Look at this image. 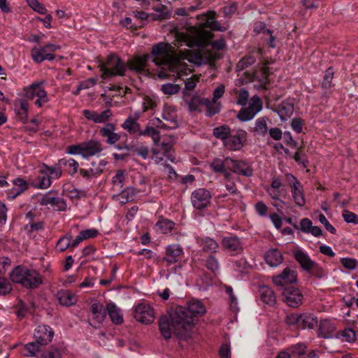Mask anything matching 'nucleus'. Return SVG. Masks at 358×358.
I'll list each match as a JSON object with an SVG mask.
<instances>
[{"label": "nucleus", "instance_id": "1", "mask_svg": "<svg viewBox=\"0 0 358 358\" xmlns=\"http://www.w3.org/2000/svg\"><path fill=\"white\" fill-rule=\"evenodd\" d=\"M206 308L199 300H192L187 307L178 306L171 313L174 332L180 338H185L194 325L195 318L203 315Z\"/></svg>", "mask_w": 358, "mask_h": 358}, {"label": "nucleus", "instance_id": "2", "mask_svg": "<svg viewBox=\"0 0 358 358\" xmlns=\"http://www.w3.org/2000/svg\"><path fill=\"white\" fill-rule=\"evenodd\" d=\"M152 62L157 66H164L157 73V76L161 79H166L170 77L167 70L171 72H177V77L180 78V73L178 72L180 62L176 57L172 46L167 43L160 42L155 44L152 48Z\"/></svg>", "mask_w": 358, "mask_h": 358}, {"label": "nucleus", "instance_id": "3", "mask_svg": "<svg viewBox=\"0 0 358 358\" xmlns=\"http://www.w3.org/2000/svg\"><path fill=\"white\" fill-rule=\"evenodd\" d=\"M215 13L210 11L207 14L198 15V19L201 20L199 29L194 36V42L198 47H204L212 37V34L206 29L212 31H223L226 28L220 25L215 18Z\"/></svg>", "mask_w": 358, "mask_h": 358}, {"label": "nucleus", "instance_id": "4", "mask_svg": "<svg viewBox=\"0 0 358 358\" xmlns=\"http://www.w3.org/2000/svg\"><path fill=\"white\" fill-rule=\"evenodd\" d=\"M34 336L36 341L28 343L23 348L22 353L24 357H38V353L41 352L40 345H45L50 343L54 331L48 325H39L35 329Z\"/></svg>", "mask_w": 358, "mask_h": 358}, {"label": "nucleus", "instance_id": "5", "mask_svg": "<svg viewBox=\"0 0 358 358\" xmlns=\"http://www.w3.org/2000/svg\"><path fill=\"white\" fill-rule=\"evenodd\" d=\"M10 278L13 282L20 283L27 289H36L43 282L38 272L22 266L15 267L10 273Z\"/></svg>", "mask_w": 358, "mask_h": 358}, {"label": "nucleus", "instance_id": "6", "mask_svg": "<svg viewBox=\"0 0 358 358\" xmlns=\"http://www.w3.org/2000/svg\"><path fill=\"white\" fill-rule=\"evenodd\" d=\"M99 67L102 71L101 78L106 79L111 76H123L127 69V66L122 59L115 54L109 55L106 61H100Z\"/></svg>", "mask_w": 358, "mask_h": 358}, {"label": "nucleus", "instance_id": "7", "mask_svg": "<svg viewBox=\"0 0 358 358\" xmlns=\"http://www.w3.org/2000/svg\"><path fill=\"white\" fill-rule=\"evenodd\" d=\"M43 82H34L29 87L24 88V96L27 100H34V104L41 108L49 101L47 92L43 86Z\"/></svg>", "mask_w": 358, "mask_h": 358}, {"label": "nucleus", "instance_id": "8", "mask_svg": "<svg viewBox=\"0 0 358 358\" xmlns=\"http://www.w3.org/2000/svg\"><path fill=\"white\" fill-rule=\"evenodd\" d=\"M184 101L188 106L190 111H195L199 110L200 106H206V115L208 117H212L219 113V108L217 106H212L210 101L207 99H201L199 96L191 95L186 94L184 95Z\"/></svg>", "mask_w": 358, "mask_h": 358}, {"label": "nucleus", "instance_id": "9", "mask_svg": "<svg viewBox=\"0 0 358 358\" xmlns=\"http://www.w3.org/2000/svg\"><path fill=\"white\" fill-rule=\"evenodd\" d=\"M59 48V45L53 43H48L40 48L34 47L31 49V56L36 63H41L44 60L52 61L55 59L53 52Z\"/></svg>", "mask_w": 358, "mask_h": 358}, {"label": "nucleus", "instance_id": "10", "mask_svg": "<svg viewBox=\"0 0 358 358\" xmlns=\"http://www.w3.org/2000/svg\"><path fill=\"white\" fill-rule=\"evenodd\" d=\"M262 109V102L260 98L255 95L252 96L251 102L248 107L242 108L239 110L237 118L241 122L251 120Z\"/></svg>", "mask_w": 358, "mask_h": 358}, {"label": "nucleus", "instance_id": "11", "mask_svg": "<svg viewBox=\"0 0 358 358\" xmlns=\"http://www.w3.org/2000/svg\"><path fill=\"white\" fill-rule=\"evenodd\" d=\"M221 245L222 249L231 256L241 254L243 251V243L241 239L234 234L223 236Z\"/></svg>", "mask_w": 358, "mask_h": 358}, {"label": "nucleus", "instance_id": "12", "mask_svg": "<svg viewBox=\"0 0 358 358\" xmlns=\"http://www.w3.org/2000/svg\"><path fill=\"white\" fill-rule=\"evenodd\" d=\"M211 198V194L208 189L199 188L192 192L191 201L194 208L203 210L209 206Z\"/></svg>", "mask_w": 358, "mask_h": 358}, {"label": "nucleus", "instance_id": "13", "mask_svg": "<svg viewBox=\"0 0 358 358\" xmlns=\"http://www.w3.org/2000/svg\"><path fill=\"white\" fill-rule=\"evenodd\" d=\"M283 301L290 307L297 308L301 305L303 294L300 290L293 286H287L280 290Z\"/></svg>", "mask_w": 358, "mask_h": 358}, {"label": "nucleus", "instance_id": "14", "mask_svg": "<svg viewBox=\"0 0 358 358\" xmlns=\"http://www.w3.org/2000/svg\"><path fill=\"white\" fill-rule=\"evenodd\" d=\"M296 280V272L289 267L285 268L280 274L273 277V282L280 291L287 287V285L294 283Z\"/></svg>", "mask_w": 358, "mask_h": 358}, {"label": "nucleus", "instance_id": "15", "mask_svg": "<svg viewBox=\"0 0 358 358\" xmlns=\"http://www.w3.org/2000/svg\"><path fill=\"white\" fill-rule=\"evenodd\" d=\"M287 179H292L293 182H290V188L292 197L299 207H303L306 205V199L303 192V188L301 183L292 174H287Z\"/></svg>", "mask_w": 358, "mask_h": 358}, {"label": "nucleus", "instance_id": "16", "mask_svg": "<svg viewBox=\"0 0 358 358\" xmlns=\"http://www.w3.org/2000/svg\"><path fill=\"white\" fill-rule=\"evenodd\" d=\"M134 317L142 323L151 324L155 320L154 309L148 303H139L135 308Z\"/></svg>", "mask_w": 358, "mask_h": 358}, {"label": "nucleus", "instance_id": "17", "mask_svg": "<svg viewBox=\"0 0 358 358\" xmlns=\"http://www.w3.org/2000/svg\"><path fill=\"white\" fill-rule=\"evenodd\" d=\"M154 144L156 148L152 150V152L157 163L163 161V157L159 156L160 154H162L164 157L173 162V158L171 157L170 154L173 149V143L171 141L164 140L162 142L159 141L158 143Z\"/></svg>", "mask_w": 358, "mask_h": 358}, {"label": "nucleus", "instance_id": "18", "mask_svg": "<svg viewBox=\"0 0 358 358\" xmlns=\"http://www.w3.org/2000/svg\"><path fill=\"white\" fill-rule=\"evenodd\" d=\"M227 164H228V169L233 173L246 177L252 176V169L244 161L234 160L230 157H227Z\"/></svg>", "mask_w": 358, "mask_h": 358}, {"label": "nucleus", "instance_id": "19", "mask_svg": "<svg viewBox=\"0 0 358 358\" xmlns=\"http://www.w3.org/2000/svg\"><path fill=\"white\" fill-rule=\"evenodd\" d=\"M41 206L50 205L54 210L65 211L67 208L66 201L61 197L51 196V192L44 194L39 201Z\"/></svg>", "mask_w": 358, "mask_h": 358}, {"label": "nucleus", "instance_id": "20", "mask_svg": "<svg viewBox=\"0 0 358 358\" xmlns=\"http://www.w3.org/2000/svg\"><path fill=\"white\" fill-rule=\"evenodd\" d=\"M247 133L244 130H238L235 135H229L224 142L225 146L231 150H240L245 141Z\"/></svg>", "mask_w": 358, "mask_h": 358}, {"label": "nucleus", "instance_id": "21", "mask_svg": "<svg viewBox=\"0 0 358 358\" xmlns=\"http://www.w3.org/2000/svg\"><path fill=\"white\" fill-rule=\"evenodd\" d=\"M183 250L179 244H173L168 245L166 248V255L162 258V261L166 262L168 265L177 263L182 255Z\"/></svg>", "mask_w": 358, "mask_h": 358}, {"label": "nucleus", "instance_id": "22", "mask_svg": "<svg viewBox=\"0 0 358 358\" xmlns=\"http://www.w3.org/2000/svg\"><path fill=\"white\" fill-rule=\"evenodd\" d=\"M115 125L112 123H107L99 129V134L106 138V143L114 145L120 141V135L115 132Z\"/></svg>", "mask_w": 358, "mask_h": 358}, {"label": "nucleus", "instance_id": "23", "mask_svg": "<svg viewBox=\"0 0 358 358\" xmlns=\"http://www.w3.org/2000/svg\"><path fill=\"white\" fill-rule=\"evenodd\" d=\"M171 320V318L170 317ZM159 329L163 336L166 340L169 339L171 337L172 332L176 335L180 339H187L189 336V334L185 338H180L178 336L173 330L172 322H169V318L166 316H162L159 320Z\"/></svg>", "mask_w": 358, "mask_h": 358}, {"label": "nucleus", "instance_id": "24", "mask_svg": "<svg viewBox=\"0 0 358 358\" xmlns=\"http://www.w3.org/2000/svg\"><path fill=\"white\" fill-rule=\"evenodd\" d=\"M103 150L101 143L98 141L90 140L83 142V157L87 158L96 155Z\"/></svg>", "mask_w": 358, "mask_h": 358}, {"label": "nucleus", "instance_id": "25", "mask_svg": "<svg viewBox=\"0 0 358 358\" xmlns=\"http://www.w3.org/2000/svg\"><path fill=\"white\" fill-rule=\"evenodd\" d=\"M91 312L93 315L92 320L94 324L90 323L96 327V324H99L106 318V308L104 309L102 304L100 303H94L91 306Z\"/></svg>", "mask_w": 358, "mask_h": 358}, {"label": "nucleus", "instance_id": "26", "mask_svg": "<svg viewBox=\"0 0 358 358\" xmlns=\"http://www.w3.org/2000/svg\"><path fill=\"white\" fill-rule=\"evenodd\" d=\"M293 255L296 261L300 264L304 271L310 270V266L314 265V262L309 255L302 250L296 249L293 251Z\"/></svg>", "mask_w": 358, "mask_h": 358}, {"label": "nucleus", "instance_id": "27", "mask_svg": "<svg viewBox=\"0 0 358 358\" xmlns=\"http://www.w3.org/2000/svg\"><path fill=\"white\" fill-rule=\"evenodd\" d=\"M56 298L63 306H71L76 303V296L67 289L59 290L56 294Z\"/></svg>", "mask_w": 358, "mask_h": 358}, {"label": "nucleus", "instance_id": "28", "mask_svg": "<svg viewBox=\"0 0 358 358\" xmlns=\"http://www.w3.org/2000/svg\"><path fill=\"white\" fill-rule=\"evenodd\" d=\"M275 110L279 115L280 119L282 120H285L293 114L294 103L290 100L283 101L277 106Z\"/></svg>", "mask_w": 358, "mask_h": 358}, {"label": "nucleus", "instance_id": "29", "mask_svg": "<svg viewBox=\"0 0 358 358\" xmlns=\"http://www.w3.org/2000/svg\"><path fill=\"white\" fill-rule=\"evenodd\" d=\"M148 59V55H144L140 57H135L134 59L130 60L129 62V69L131 70H134L138 73L145 74V67L146 66L147 62Z\"/></svg>", "mask_w": 358, "mask_h": 358}, {"label": "nucleus", "instance_id": "30", "mask_svg": "<svg viewBox=\"0 0 358 358\" xmlns=\"http://www.w3.org/2000/svg\"><path fill=\"white\" fill-rule=\"evenodd\" d=\"M14 187L8 193V197L15 199L29 187L28 183L22 178H17L13 180Z\"/></svg>", "mask_w": 358, "mask_h": 358}, {"label": "nucleus", "instance_id": "31", "mask_svg": "<svg viewBox=\"0 0 358 358\" xmlns=\"http://www.w3.org/2000/svg\"><path fill=\"white\" fill-rule=\"evenodd\" d=\"M265 260L269 266L275 267L282 262L283 257L277 249H271L266 252Z\"/></svg>", "mask_w": 358, "mask_h": 358}, {"label": "nucleus", "instance_id": "32", "mask_svg": "<svg viewBox=\"0 0 358 358\" xmlns=\"http://www.w3.org/2000/svg\"><path fill=\"white\" fill-rule=\"evenodd\" d=\"M199 245L202 250L208 253L217 252L219 248L218 243L213 238L206 236L199 240Z\"/></svg>", "mask_w": 358, "mask_h": 358}, {"label": "nucleus", "instance_id": "33", "mask_svg": "<svg viewBox=\"0 0 358 358\" xmlns=\"http://www.w3.org/2000/svg\"><path fill=\"white\" fill-rule=\"evenodd\" d=\"M58 165L62 166L69 175L73 176L78 172L79 164L72 158H63L58 161Z\"/></svg>", "mask_w": 358, "mask_h": 358}, {"label": "nucleus", "instance_id": "34", "mask_svg": "<svg viewBox=\"0 0 358 358\" xmlns=\"http://www.w3.org/2000/svg\"><path fill=\"white\" fill-rule=\"evenodd\" d=\"M51 184V177L47 173H43L42 169L39 171V175L31 182V185L38 189H47Z\"/></svg>", "mask_w": 358, "mask_h": 358}, {"label": "nucleus", "instance_id": "35", "mask_svg": "<svg viewBox=\"0 0 358 358\" xmlns=\"http://www.w3.org/2000/svg\"><path fill=\"white\" fill-rule=\"evenodd\" d=\"M108 314L111 321L120 324L123 322V317L120 308L113 303H109L106 306V314Z\"/></svg>", "mask_w": 358, "mask_h": 358}, {"label": "nucleus", "instance_id": "36", "mask_svg": "<svg viewBox=\"0 0 358 358\" xmlns=\"http://www.w3.org/2000/svg\"><path fill=\"white\" fill-rule=\"evenodd\" d=\"M210 167L216 173H222L224 178H229L230 173L227 164V158L224 160L216 158L210 164Z\"/></svg>", "mask_w": 358, "mask_h": 358}, {"label": "nucleus", "instance_id": "37", "mask_svg": "<svg viewBox=\"0 0 358 358\" xmlns=\"http://www.w3.org/2000/svg\"><path fill=\"white\" fill-rule=\"evenodd\" d=\"M259 292L261 299L264 303L269 306H273L275 303L276 298L271 288L267 286H262L259 288Z\"/></svg>", "mask_w": 358, "mask_h": 358}, {"label": "nucleus", "instance_id": "38", "mask_svg": "<svg viewBox=\"0 0 358 358\" xmlns=\"http://www.w3.org/2000/svg\"><path fill=\"white\" fill-rule=\"evenodd\" d=\"M138 116L136 117H128L122 123V127L128 131L130 134H134L140 132V124L138 123Z\"/></svg>", "mask_w": 358, "mask_h": 358}, {"label": "nucleus", "instance_id": "39", "mask_svg": "<svg viewBox=\"0 0 358 358\" xmlns=\"http://www.w3.org/2000/svg\"><path fill=\"white\" fill-rule=\"evenodd\" d=\"M267 120L268 119L265 117L257 119L255 127L251 129V131L254 132L256 135L265 136L268 133Z\"/></svg>", "mask_w": 358, "mask_h": 358}, {"label": "nucleus", "instance_id": "40", "mask_svg": "<svg viewBox=\"0 0 358 358\" xmlns=\"http://www.w3.org/2000/svg\"><path fill=\"white\" fill-rule=\"evenodd\" d=\"M300 328L301 329H313L317 325L318 321L317 317L311 313L301 314Z\"/></svg>", "mask_w": 358, "mask_h": 358}, {"label": "nucleus", "instance_id": "41", "mask_svg": "<svg viewBox=\"0 0 358 358\" xmlns=\"http://www.w3.org/2000/svg\"><path fill=\"white\" fill-rule=\"evenodd\" d=\"M333 327L327 320H321L319 324L317 334L319 337L329 338L331 337Z\"/></svg>", "mask_w": 358, "mask_h": 358}, {"label": "nucleus", "instance_id": "42", "mask_svg": "<svg viewBox=\"0 0 358 358\" xmlns=\"http://www.w3.org/2000/svg\"><path fill=\"white\" fill-rule=\"evenodd\" d=\"M42 172L44 173H47L51 178L57 179L62 175V168L58 165V162L55 166H48L43 164Z\"/></svg>", "mask_w": 358, "mask_h": 358}, {"label": "nucleus", "instance_id": "43", "mask_svg": "<svg viewBox=\"0 0 358 358\" xmlns=\"http://www.w3.org/2000/svg\"><path fill=\"white\" fill-rule=\"evenodd\" d=\"M162 117L166 122V126H164V129H174L178 127L176 115H172L171 113L164 112L162 115Z\"/></svg>", "mask_w": 358, "mask_h": 358}, {"label": "nucleus", "instance_id": "44", "mask_svg": "<svg viewBox=\"0 0 358 358\" xmlns=\"http://www.w3.org/2000/svg\"><path fill=\"white\" fill-rule=\"evenodd\" d=\"M139 135L150 136L154 143H158L160 140L159 131L153 127L147 126L144 130H140Z\"/></svg>", "mask_w": 358, "mask_h": 358}, {"label": "nucleus", "instance_id": "45", "mask_svg": "<svg viewBox=\"0 0 358 358\" xmlns=\"http://www.w3.org/2000/svg\"><path fill=\"white\" fill-rule=\"evenodd\" d=\"M134 195V189L128 187L121 192V193L118 195V199L122 204H125L133 200Z\"/></svg>", "mask_w": 358, "mask_h": 358}, {"label": "nucleus", "instance_id": "46", "mask_svg": "<svg viewBox=\"0 0 358 358\" xmlns=\"http://www.w3.org/2000/svg\"><path fill=\"white\" fill-rule=\"evenodd\" d=\"M62 352L59 348L50 346L43 351L40 358H62Z\"/></svg>", "mask_w": 358, "mask_h": 358}, {"label": "nucleus", "instance_id": "47", "mask_svg": "<svg viewBox=\"0 0 358 358\" xmlns=\"http://www.w3.org/2000/svg\"><path fill=\"white\" fill-rule=\"evenodd\" d=\"M224 179H225L224 185H225L226 189L228 190V192L231 194L239 195L240 197H241V196L240 195L241 193L238 191V189L236 187V185L235 183V181L234 180L232 173H230V176L229 178H224Z\"/></svg>", "mask_w": 358, "mask_h": 358}, {"label": "nucleus", "instance_id": "48", "mask_svg": "<svg viewBox=\"0 0 358 358\" xmlns=\"http://www.w3.org/2000/svg\"><path fill=\"white\" fill-rule=\"evenodd\" d=\"M231 131L229 127L223 125L221 127H216L213 129V135L220 139H222L224 142L230 134Z\"/></svg>", "mask_w": 358, "mask_h": 358}, {"label": "nucleus", "instance_id": "49", "mask_svg": "<svg viewBox=\"0 0 358 358\" xmlns=\"http://www.w3.org/2000/svg\"><path fill=\"white\" fill-rule=\"evenodd\" d=\"M72 236L71 235H65L61 237L57 243V248L60 252L65 251L67 248H71V241Z\"/></svg>", "mask_w": 358, "mask_h": 358}, {"label": "nucleus", "instance_id": "50", "mask_svg": "<svg viewBox=\"0 0 358 358\" xmlns=\"http://www.w3.org/2000/svg\"><path fill=\"white\" fill-rule=\"evenodd\" d=\"M174 222L169 220H162L157 222V226L162 234L171 232L174 227Z\"/></svg>", "mask_w": 358, "mask_h": 358}, {"label": "nucleus", "instance_id": "51", "mask_svg": "<svg viewBox=\"0 0 358 358\" xmlns=\"http://www.w3.org/2000/svg\"><path fill=\"white\" fill-rule=\"evenodd\" d=\"M180 90V86L179 85L173 84V83H166L164 84L161 86V90L164 94L167 95H173L177 93Z\"/></svg>", "mask_w": 358, "mask_h": 358}, {"label": "nucleus", "instance_id": "52", "mask_svg": "<svg viewBox=\"0 0 358 358\" xmlns=\"http://www.w3.org/2000/svg\"><path fill=\"white\" fill-rule=\"evenodd\" d=\"M206 267L213 273L217 272L220 268L218 259L213 255H209L206 260Z\"/></svg>", "mask_w": 358, "mask_h": 358}, {"label": "nucleus", "instance_id": "53", "mask_svg": "<svg viewBox=\"0 0 358 358\" xmlns=\"http://www.w3.org/2000/svg\"><path fill=\"white\" fill-rule=\"evenodd\" d=\"M307 271L317 278H322L327 275V272L315 262L314 265L311 266L310 270Z\"/></svg>", "mask_w": 358, "mask_h": 358}, {"label": "nucleus", "instance_id": "54", "mask_svg": "<svg viewBox=\"0 0 358 358\" xmlns=\"http://www.w3.org/2000/svg\"><path fill=\"white\" fill-rule=\"evenodd\" d=\"M255 62V59L252 56H247L241 59L237 64V69L238 71L243 70L248 66L252 65Z\"/></svg>", "mask_w": 358, "mask_h": 358}, {"label": "nucleus", "instance_id": "55", "mask_svg": "<svg viewBox=\"0 0 358 358\" xmlns=\"http://www.w3.org/2000/svg\"><path fill=\"white\" fill-rule=\"evenodd\" d=\"M124 173L122 171H118L115 176L113 178V183L115 187L121 189L124 185Z\"/></svg>", "mask_w": 358, "mask_h": 358}, {"label": "nucleus", "instance_id": "56", "mask_svg": "<svg viewBox=\"0 0 358 358\" xmlns=\"http://www.w3.org/2000/svg\"><path fill=\"white\" fill-rule=\"evenodd\" d=\"M343 217L344 220L348 223H352L355 224H358V216L348 210H344L342 213Z\"/></svg>", "mask_w": 358, "mask_h": 358}, {"label": "nucleus", "instance_id": "57", "mask_svg": "<svg viewBox=\"0 0 358 358\" xmlns=\"http://www.w3.org/2000/svg\"><path fill=\"white\" fill-rule=\"evenodd\" d=\"M101 173V169H94L90 168L89 169H80V174L86 179H90L92 177L97 176Z\"/></svg>", "mask_w": 358, "mask_h": 358}, {"label": "nucleus", "instance_id": "58", "mask_svg": "<svg viewBox=\"0 0 358 358\" xmlns=\"http://www.w3.org/2000/svg\"><path fill=\"white\" fill-rule=\"evenodd\" d=\"M334 76V71L331 68L327 69L325 72V75L323 78L322 86L324 88H329L331 87V80Z\"/></svg>", "mask_w": 358, "mask_h": 358}, {"label": "nucleus", "instance_id": "59", "mask_svg": "<svg viewBox=\"0 0 358 358\" xmlns=\"http://www.w3.org/2000/svg\"><path fill=\"white\" fill-rule=\"evenodd\" d=\"M342 265L350 270H354L358 266V263L355 259L344 257L341 259Z\"/></svg>", "mask_w": 358, "mask_h": 358}, {"label": "nucleus", "instance_id": "60", "mask_svg": "<svg viewBox=\"0 0 358 358\" xmlns=\"http://www.w3.org/2000/svg\"><path fill=\"white\" fill-rule=\"evenodd\" d=\"M12 287L8 280L0 277V294L5 295L10 292Z\"/></svg>", "mask_w": 358, "mask_h": 358}, {"label": "nucleus", "instance_id": "61", "mask_svg": "<svg viewBox=\"0 0 358 358\" xmlns=\"http://www.w3.org/2000/svg\"><path fill=\"white\" fill-rule=\"evenodd\" d=\"M341 336L345 338V341L351 343L356 340V334L353 329L350 328L345 329L341 333Z\"/></svg>", "mask_w": 358, "mask_h": 358}, {"label": "nucleus", "instance_id": "62", "mask_svg": "<svg viewBox=\"0 0 358 358\" xmlns=\"http://www.w3.org/2000/svg\"><path fill=\"white\" fill-rule=\"evenodd\" d=\"M66 153L69 155H81L83 157V142L77 145H71L66 148Z\"/></svg>", "mask_w": 358, "mask_h": 358}, {"label": "nucleus", "instance_id": "63", "mask_svg": "<svg viewBox=\"0 0 358 358\" xmlns=\"http://www.w3.org/2000/svg\"><path fill=\"white\" fill-rule=\"evenodd\" d=\"M113 113L110 109H106L101 113H98V123H106L112 117Z\"/></svg>", "mask_w": 358, "mask_h": 358}, {"label": "nucleus", "instance_id": "64", "mask_svg": "<svg viewBox=\"0 0 358 358\" xmlns=\"http://www.w3.org/2000/svg\"><path fill=\"white\" fill-rule=\"evenodd\" d=\"M248 97H249L248 92L243 88L241 89L240 92L238 93V97H237L238 104L241 105V106L246 105Z\"/></svg>", "mask_w": 358, "mask_h": 358}]
</instances>
